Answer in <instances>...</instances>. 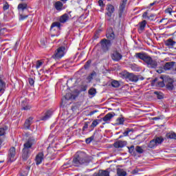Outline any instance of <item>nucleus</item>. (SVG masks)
Segmentation results:
<instances>
[{"mask_svg": "<svg viewBox=\"0 0 176 176\" xmlns=\"http://www.w3.org/2000/svg\"><path fill=\"white\" fill-rule=\"evenodd\" d=\"M91 162V157L83 151H78L74 156L72 164L74 167H79L82 164H89Z\"/></svg>", "mask_w": 176, "mask_h": 176, "instance_id": "1", "label": "nucleus"}, {"mask_svg": "<svg viewBox=\"0 0 176 176\" xmlns=\"http://www.w3.org/2000/svg\"><path fill=\"white\" fill-rule=\"evenodd\" d=\"M136 58L142 60L147 65L148 68H157V62L152 59L149 55L144 52H138L135 54Z\"/></svg>", "mask_w": 176, "mask_h": 176, "instance_id": "2", "label": "nucleus"}, {"mask_svg": "<svg viewBox=\"0 0 176 176\" xmlns=\"http://www.w3.org/2000/svg\"><path fill=\"white\" fill-rule=\"evenodd\" d=\"M34 142H35V140L34 139H29L24 144H23V148L22 150V159L23 160H27L30 157V155H31V148H32V145H34Z\"/></svg>", "mask_w": 176, "mask_h": 176, "instance_id": "3", "label": "nucleus"}, {"mask_svg": "<svg viewBox=\"0 0 176 176\" xmlns=\"http://www.w3.org/2000/svg\"><path fill=\"white\" fill-rule=\"evenodd\" d=\"M120 76L122 79H126L130 82H138L140 80V76H137L132 73H129L128 72L124 71L120 74Z\"/></svg>", "mask_w": 176, "mask_h": 176, "instance_id": "4", "label": "nucleus"}, {"mask_svg": "<svg viewBox=\"0 0 176 176\" xmlns=\"http://www.w3.org/2000/svg\"><path fill=\"white\" fill-rule=\"evenodd\" d=\"M65 56V47H59L56 51L52 58L54 60H60V58H63Z\"/></svg>", "mask_w": 176, "mask_h": 176, "instance_id": "5", "label": "nucleus"}, {"mask_svg": "<svg viewBox=\"0 0 176 176\" xmlns=\"http://www.w3.org/2000/svg\"><path fill=\"white\" fill-rule=\"evenodd\" d=\"M100 45H101V50L102 52H108L109 50L110 46H112V43L111 41L104 38L100 41Z\"/></svg>", "mask_w": 176, "mask_h": 176, "instance_id": "6", "label": "nucleus"}, {"mask_svg": "<svg viewBox=\"0 0 176 176\" xmlns=\"http://www.w3.org/2000/svg\"><path fill=\"white\" fill-rule=\"evenodd\" d=\"M163 141H164V139L162 137L155 138L149 142L148 146L151 148H155V146H157V145L162 144Z\"/></svg>", "mask_w": 176, "mask_h": 176, "instance_id": "7", "label": "nucleus"}, {"mask_svg": "<svg viewBox=\"0 0 176 176\" xmlns=\"http://www.w3.org/2000/svg\"><path fill=\"white\" fill-rule=\"evenodd\" d=\"M126 5H127V0H122L120 3L118 16L119 17H122L124 15V12L126 10Z\"/></svg>", "mask_w": 176, "mask_h": 176, "instance_id": "8", "label": "nucleus"}, {"mask_svg": "<svg viewBox=\"0 0 176 176\" xmlns=\"http://www.w3.org/2000/svg\"><path fill=\"white\" fill-rule=\"evenodd\" d=\"M16 160V148L11 147L8 152V162L12 163Z\"/></svg>", "mask_w": 176, "mask_h": 176, "instance_id": "9", "label": "nucleus"}, {"mask_svg": "<svg viewBox=\"0 0 176 176\" xmlns=\"http://www.w3.org/2000/svg\"><path fill=\"white\" fill-rule=\"evenodd\" d=\"M111 57L113 61H120L123 56L122 54L119 53V52L116 50L111 53Z\"/></svg>", "mask_w": 176, "mask_h": 176, "instance_id": "10", "label": "nucleus"}, {"mask_svg": "<svg viewBox=\"0 0 176 176\" xmlns=\"http://www.w3.org/2000/svg\"><path fill=\"white\" fill-rule=\"evenodd\" d=\"M22 110L23 111H30L31 108H32V106L30 102H28V100L27 99H25L22 101L21 103Z\"/></svg>", "mask_w": 176, "mask_h": 176, "instance_id": "11", "label": "nucleus"}, {"mask_svg": "<svg viewBox=\"0 0 176 176\" xmlns=\"http://www.w3.org/2000/svg\"><path fill=\"white\" fill-rule=\"evenodd\" d=\"M106 10L107 11L106 16H108V17H111L112 14L115 12V7L112 4H107Z\"/></svg>", "mask_w": 176, "mask_h": 176, "instance_id": "12", "label": "nucleus"}, {"mask_svg": "<svg viewBox=\"0 0 176 176\" xmlns=\"http://www.w3.org/2000/svg\"><path fill=\"white\" fill-rule=\"evenodd\" d=\"M126 144L127 142L118 140L113 144V146L114 148H123L124 146H126Z\"/></svg>", "mask_w": 176, "mask_h": 176, "instance_id": "13", "label": "nucleus"}, {"mask_svg": "<svg viewBox=\"0 0 176 176\" xmlns=\"http://www.w3.org/2000/svg\"><path fill=\"white\" fill-rule=\"evenodd\" d=\"M54 6L55 9L58 10V12H61V10L64 9V4H63V2L60 1L55 2V3L54 4Z\"/></svg>", "mask_w": 176, "mask_h": 176, "instance_id": "14", "label": "nucleus"}, {"mask_svg": "<svg viewBox=\"0 0 176 176\" xmlns=\"http://www.w3.org/2000/svg\"><path fill=\"white\" fill-rule=\"evenodd\" d=\"M106 36L107 38V41H113L115 39V34L113 33V30L110 29L106 34Z\"/></svg>", "mask_w": 176, "mask_h": 176, "instance_id": "15", "label": "nucleus"}, {"mask_svg": "<svg viewBox=\"0 0 176 176\" xmlns=\"http://www.w3.org/2000/svg\"><path fill=\"white\" fill-rule=\"evenodd\" d=\"M114 116L115 115L112 114V113H109L104 117H103L102 120H103V122H105V123H109L112 118H113Z\"/></svg>", "mask_w": 176, "mask_h": 176, "instance_id": "16", "label": "nucleus"}, {"mask_svg": "<svg viewBox=\"0 0 176 176\" xmlns=\"http://www.w3.org/2000/svg\"><path fill=\"white\" fill-rule=\"evenodd\" d=\"M3 75L0 74V90L5 91V89H6V83L3 80Z\"/></svg>", "mask_w": 176, "mask_h": 176, "instance_id": "17", "label": "nucleus"}, {"mask_svg": "<svg viewBox=\"0 0 176 176\" xmlns=\"http://www.w3.org/2000/svg\"><path fill=\"white\" fill-rule=\"evenodd\" d=\"M43 160V153H39L36 156V164H41L42 163V161Z\"/></svg>", "mask_w": 176, "mask_h": 176, "instance_id": "18", "label": "nucleus"}, {"mask_svg": "<svg viewBox=\"0 0 176 176\" xmlns=\"http://www.w3.org/2000/svg\"><path fill=\"white\" fill-rule=\"evenodd\" d=\"M174 64H175V62H167L164 65V69L165 71H170V69L174 67Z\"/></svg>", "mask_w": 176, "mask_h": 176, "instance_id": "19", "label": "nucleus"}, {"mask_svg": "<svg viewBox=\"0 0 176 176\" xmlns=\"http://www.w3.org/2000/svg\"><path fill=\"white\" fill-rule=\"evenodd\" d=\"M146 26V21L144 20L143 21L139 23L138 32L141 34L144 30H145V27Z\"/></svg>", "mask_w": 176, "mask_h": 176, "instance_id": "20", "label": "nucleus"}, {"mask_svg": "<svg viewBox=\"0 0 176 176\" xmlns=\"http://www.w3.org/2000/svg\"><path fill=\"white\" fill-rule=\"evenodd\" d=\"M68 20H69V14H64L59 19L60 23H67Z\"/></svg>", "mask_w": 176, "mask_h": 176, "instance_id": "21", "label": "nucleus"}, {"mask_svg": "<svg viewBox=\"0 0 176 176\" xmlns=\"http://www.w3.org/2000/svg\"><path fill=\"white\" fill-rule=\"evenodd\" d=\"M94 176H109V172L100 170L98 173H94Z\"/></svg>", "mask_w": 176, "mask_h": 176, "instance_id": "22", "label": "nucleus"}, {"mask_svg": "<svg viewBox=\"0 0 176 176\" xmlns=\"http://www.w3.org/2000/svg\"><path fill=\"white\" fill-rule=\"evenodd\" d=\"M165 45L168 47H173V46L175 45V41H174L172 38H168L165 41Z\"/></svg>", "mask_w": 176, "mask_h": 176, "instance_id": "23", "label": "nucleus"}, {"mask_svg": "<svg viewBox=\"0 0 176 176\" xmlns=\"http://www.w3.org/2000/svg\"><path fill=\"white\" fill-rule=\"evenodd\" d=\"M33 119L34 118L32 117H30L28 120H26V121L25 122V128L30 129V126H31V124H32Z\"/></svg>", "mask_w": 176, "mask_h": 176, "instance_id": "24", "label": "nucleus"}, {"mask_svg": "<svg viewBox=\"0 0 176 176\" xmlns=\"http://www.w3.org/2000/svg\"><path fill=\"white\" fill-rule=\"evenodd\" d=\"M166 138H170V140H176V133L174 132H169L166 134Z\"/></svg>", "mask_w": 176, "mask_h": 176, "instance_id": "25", "label": "nucleus"}, {"mask_svg": "<svg viewBox=\"0 0 176 176\" xmlns=\"http://www.w3.org/2000/svg\"><path fill=\"white\" fill-rule=\"evenodd\" d=\"M117 174L118 176H126L127 175V173H126V171H124V170L122 169V168H118L117 169Z\"/></svg>", "mask_w": 176, "mask_h": 176, "instance_id": "26", "label": "nucleus"}, {"mask_svg": "<svg viewBox=\"0 0 176 176\" xmlns=\"http://www.w3.org/2000/svg\"><path fill=\"white\" fill-rule=\"evenodd\" d=\"M54 27H57V29L58 30L60 27H61V23H60V22H54L51 25V32L54 30Z\"/></svg>", "mask_w": 176, "mask_h": 176, "instance_id": "27", "label": "nucleus"}, {"mask_svg": "<svg viewBox=\"0 0 176 176\" xmlns=\"http://www.w3.org/2000/svg\"><path fill=\"white\" fill-rule=\"evenodd\" d=\"M65 98L66 100H75L76 98V96L71 93H68L66 94Z\"/></svg>", "mask_w": 176, "mask_h": 176, "instance_id": "28", "label": "nucleus"}, {"mask_svg": "<svg viewBox=\"0 0 176 176\" xmlns=\"http://www.w3.org/2000/svg\"><path fill=\"white\" fill-rule=\"evenodd\" d=\"M6 32H8V30L6 28H2L0 30V38H2V36H6V35H8V34H6Z\"/></svg>", "mask_w": 176, "mask_h": 176, "instance_id": "29", "label": "nucleus"}, {"mask_svg": "<svg viewBox=\"0 0 176 176\" xmlns=\"http://www.w3.org/2000/svg\"><path fill=\"white\" fill-rule=\"evenodd\" d=\"M52 114L53 111H52V110H47L45 112V120H46L47 119H49V118H50V116H52Z\"/></svg>", "mask_w": 176, "mask_h": 176, "instance_id": "30", "label": "nucleus"}, {"mask_svg": "<svg viewBox=\"0 0 176 176\" xmlns=\"http://www.w3.org/2000/svg\"><path fill=\"white\" fill-rule=\"evenodd\" d=\"M19 10H25L27 9V4L26 3H20L18 6Z\"/></svg>", "mask_w": 176, "mask_h": 176, "instance_id": "31", "label": "nucleus"}, {"mask_svg": "<svg viewBox=\"0 0 176 176\" xmlns=\"http://www.w3.org/2000/svg\"><path fill=\"white\" fill-rule=\"evenodd\" d=\"M129 152L131 153V155H133V156H135V151H134V146H131L130 147H128Z\"/></svg>", "mask_w": 176, "mask_h": 176, "instance_id": "32", "label": "nucleus"}, {"mask_svg": "<svg viewBox=\"0 0 176 176\" xmlns=\"http://www.w3.org/2000/svg\"><path fill=\"white\" fill-rule=\"evenodd\" d=\"M124 123V118H118L116 120V124L120 125V124H123Z\"/></svg>", "mask_w": 176, "mask_h": 176, "instance_id": "33", "label": "nucleus"}, {"mask_svg": "<svg viewBox=\"0 0 176 176\" xmlns=\"http://www.w3.org/2000/svg\"><path fill=\"white\" fill-rule=\"evenodd\" d=\"M135 151L138 153H144V149L142 148V147L140 146H137L135 147Z\"/></svg>", "mask_w": 176, "mask_h": 176, "instance_id": "34", "label": "nucleus"}, {"mask_svg": "<svg viewBox=\"0 0 176 176\" xmlns=\"http://www.w3.org/2000/svg\"><path fill=\"white\" fill-rule=\"evenodd\" d=\"M111 86L113 87H119V86H120V84L119 83V81H118V80H113L111 82Z\"/></svg>", "mask_w": 176, "mask_h": 176, "instance_id": "35", "label": "nucleus"}, {"mask_svg": "<svg viewBox=\"0 0 176 176\" xmlns=\"http://www.w3.org/2000/svg\"><path fill=\"white\" fill-rule=\"evenodd\" d=\"M97 93V91L96 90V89L94 88H91L89 90V94L90 96H95V94Z\"/></svg>", "mask_w": 176, "mask_h": 176, "instance_id": "36", "label": "nucleus"}, {"mask_svg": "<svg viewBox=\"0 0 176 176\" xmlns=\"http://www.w3.org/2000/svg\"><path fill=\"white\" fill-rule=\"evenodd\" d=\"M154 94H156L157 98H158V100H162L163 98V94L161 92H158V91H155Z\"/></svg>", "mask_w": 176, "mask_h": 176, "instance_id": "37", "label": "nucleus"}, {"mask_svg": "<svg viewBox=\"0 0 176 176\" xmlns=\"http://www.w3.org/2000/svg\"><path fill=\"white\" fill-rule=\"evenodd\" d=\"M43 63L41 60H37L36 63V68L38 69V68H41L42 67Z\"/></svg>", "mask_w": 176, "mask_h": 176, "instance_id": "38", "label": "nucleus"}, {"mask_svg": "<svg viewBox=\"0 0 176 176\" xmlns=\"http://www.w3.org/2000/svg\"><path fill=\"white\" fill-rule=\"evenodd\" d=\"M133 131V129H127L124 133H123V135L124 137H127V135H129V133Z\"/></svg>", "mask_w": 176, "mask_h": 176, "instance_id": "39", "label": "nucleus"}, {"mask_svg": "<svg viewBox=\"0 0 176 176\" xmlns=\"http://www.w3.org/2000/svg\"><path fill=\"white\" fill-rule=\"evenodd\" d=\"M166 88L168 89V90H173V89H174V85L172 82H169L166 85Z\"/></svg>", "mask_w": 176, "mask_h": 176, "instance_id": "40", "label": "nucleus"}, {"mask_svg": "<svg viewBox=\"0 0 176 176\" xmlns=\"http://www.w3.org/2000/svg\"><path fill=\"white\" fill-rule=\"evenodd\" d=\"M93 140H94V136H91L90 138H87L85 140L86 144H90Z\"/></svg>", "mask_w": 176, "mask_h": 176, "instance_id": "41", "label": "nucleus"}, {"mask_svg": "<svg viewBox=\"0 0 176 176\" xmlns=\"http://www.w3.org/2000/svg\"><path fill=\"white\" fill-rule=\"evenodd\" d=\"M90 64H91V60L87 61V63L84 65V68H85V69H87V68L90 67Z\"/></svg>", "mask_w": 176, "mask_h": 176, "instance_id": "42", "label": "nucleus"}, {"mask_svg": "<svg viewBox=\"0 0 176 176\" xmlns=\"http://www.w3.org/2000/svg\"><path fill=\"white\" fill-rule=\"evenodd\" d=\"M165 13H168L171 16V13H173V8H168L165 10Z\"/></svg>", "mask_w": 176, "mask_h": 176, "instance_id": "43", "label": "nucleus"}, {"mask_svg": "<svg viewBox=\"0 0 176 176\" xmlns=\"http://www.w3.org/2000/svg\"><path fill=\"white\" fill-rule=\"evenodd\" d=\"M98 124V122L97 121V120H95L91 123V127H96Z\"/></svg>", "mask_w": 176, "mask_h": 176, "instance_id": "44", "label": "nucleus"}, {"mask_svg": "<svg viewBox=\"0 0 176 176\" xmlns=\"http://www.w3.org/2000/svg\"><path fill=\"white\" fill-rule=\"evenodd\" d=\"M5 135V129L4 128H0V137Z\"/></svg>", "mask_w": 176, "mask_h": 176, "instance_id": "45", "label": "nucleus"}, {"mask_svg": "<svg viewBox=\"0 0 176 176\" xmlns=\"http://www.w3.org/2000/svg\"><path fill=\"white\" fill-rule=\"evenodd\" d=\"M28 175V170H24L23 172H22L19 176H27Z\"/></svg>", "mask_w": 176, "mask_h": 176, "instance_id": "46", "label": "nucleus"}, {"mask_svg": "<svg viewBox=\"0 0 176 176\" xmlns=\"http://www.w3.org/2000/svg\"><path fill=\"white\" fill-rule=\"evenodd\" d=\"M89 128V122H85L84 126L82 127V131H85L86 129Z\"/></svg>", "mask_w": 176, "mask_h": 176, "instance_id": "47", "label": "nucleus"}, {"mask_svg": "<svg viewBox=\"0 0 176 176\" xmlns=\"http://www.w3.org/2000/svg\"><path fill=\"white\" fill-rule=\"evenodd\" d=\"M98 5L101 8H104V1H102V0H98Z\"/></svg>", "mask_w": 176, "mask_h": 176, "instance_id": "48", "label": "nucleus"}, {"mask_svg": "<svg viewBox=\"0 0 176 176\" xmlns=\"http://www.w3.org/2000/svg\"><path fill=\"white\" fill-rule=\"evenodd\" d=\"M29 83L31 86H34L35 81L32 78H29Z\"/></svg>", "mask_w": 176, "mask_h": 176, "instance_id": "49", "label": "nucleus"}, {"mask_svg": "<svg viewBox=\"0 0 176 176\" xmlns=\"http://www.w3.org/2000/svg\"><path fill=\"white\" fill-rule=\"evenodd\" d=\"M28 17V15H20V20H25Z\"/></svg>", "mask_w": 176, "mask_h": 176, "instance_id": "50", "label": "nucleus"}, {"mask_svg": "<svg viewBox=\"0 0 176 176\" xmlns=\"http://www.w3.org/2000/svg\"><path fill=\"white\" fill-rule=\"evenodd\" d=\"M94 75H96V72L91 74V75L87 77V79L91 80V79H93Z\"/></svg>", "mask_w": 176, "mask_h": 176, "instance_id": "51", "label": "nucleus"}, {"mask_svg": "<svg viewBox=\"0 0 176 176\" xmlns=\"http://www.w3.org/2000/svg\"><path fill=\"white\" fill-rule=\"evenodd\" d=\"M3 10H8L9 9V4H5L3 8Z\"/></svg>", "mask_w": 176, "mask_h": 176, "instance_id": "52", "label": "nucleus"}, {"mask_svg": "<svg viewBox=\"0 0 176 176\" xmlns=\"http://www.w3.org/2000/svg\"><path fill=\"white\" fill-rule=\"evenodd\" d=\"M97 112H98V110H94L93 111H91L89 115V116H91V115H94V113H97Z\"/></svg>", "mask_w": 176, "mask_h": 176, "instance_id": "53", "label": "nucleus"}, {"mask_svg": "<svg viewBox=\"0 0 176 176\" xmlns=\"http://www.w3.org/2000/svg\"><path fill=\"white\" fill-rule=\"evenodd\" d=\"M87 90V86L85 85L81 87V91H86Z\"/></svg>", "mask_w": 176, "mask_h": 176, "instance_id": "54", "label": "nucleus"}, {"mask_svg": "<svg viewBox=\"0 0 176 176\" xmlns=\"http://www.w3.org/2000/svg\"><path fill=\"white\" fill-rule=\"evenodd\" d=\"M138 169H135L132 171V174H138Z\"/></svg>", "mask_w": 176, "mask_h": 176, "instance_id": "55", "label": "nucleus"}, {"mask_svg": "<svg viewBox=\"0 0 176 176\" xmlns=\"http://www.w3.org/2000/svg\"><path fill=\"white\" fill-rule=\"evenodd\" d=\"M157 3V1H154L153 3H150V6H153L154 5H156Z\"/></svg>", "mask_w": 176, "mask_h": 176, "instance_id": "56", "label": "nucleus"}, {"mask_svg": "<svg viewBox=\"0 0 176 176\" xmlns=\"http://www.w3.org/2000/svg\"><path fill=\"white\" fill-rule=\"evenodd\" d=\"M146 16H148V12H145L143 14L142 16H143L144 18H145V17H146Z\"/></svg>", "mask_w": 176, "mask_h": 176, "instance_id": "57", "label": "nucleus"}, {"mask_svg": "<svg viewBox=\"0 0 176 176\" xmlns=\"http://www.w3.org/2000/svg\"><path fill=\"white\" fill-rule=\"evenodd\" d=\"M157 72L158 74H162V73H163V69H158V70H157Z\"/></svg>", "mask_w": 176, "mask_h": 176, "instance_id": "58", "label": "nucleus"}, {"mask_svg": "<svg viewBox=\"0 0 176 176\" xmlns=\"http://www.w3.org/2000/svg\"><path fill=\"white\" fill-rule=\"evenodd\" d=\"M159 119L160 118L157 117L153 118V120H159Z\"/></svg>", "mask_w": 176, "mask_h": 176, "instance_id": "59", "label": "nucleus"}, {"mask_svg": "<svg viewBox=\"0 0 176 176\" xmlns=\"http://www.w3.org/2000/svg\"><path fill=\"white\" fill-rule=\"evenodd\" d=\"M2 146V140L0 139V148Z\"/></svg>", "mask_w": 176, "mask_h": 176, "instance_id": "60", "label": "nucleus"}, {"mask_svg": "<svg viewBox=\"0 0 176 176\" xmlns=\"http://www.w3.org/2000/svg\"><path fill=\"white\" fill-rule=\"evenodd\" d=\"M62 2H63L64 3H65V2H67V1L68 0H60Z\"/></svg>", "mask_w": 176, "mask_h": 176, "instance_id": "61", "label": "nucleus"}, {"mask_svg": "<svg viewBox=\"0 0 176 176\" xmlns=\"http://www.w3.org/2000/svg\"><path fill=\"white\" fill-rule=\"evenodd\" d=\"M3 92H4V91H2L0 89V93H3Z\"/></svg>", "mask_w": 176, "mask_h": 176, "instance_id": "62", "label": "nucleus"}, {"mask_svg": "<svg viewBox=\"0 0 176 176\" xmlns=\"http://www.w3.org/2000/svg\"><path fill=\"white\" fill-rule=\"evenodd\" d=\"M163 21V19H161V21H160V23H162Z\"/></svg>", "mask_w": 176, "mask_h": 176, "instance_id": "63", "label": "nucleus"}, {"mask_svg": "<svg viewBox=\"0 0 176 176\" xmlns=\"http://www.w3.org/2000/svg\"><path fill=\"white\" fill-rule=\"evenodd\" d=\"M4 161H0V163H3Z\"/></svg>", "mask_w": 176, "mask_h": 176, "instance_id": "64", "label": "nucleus"}]
</instances>
